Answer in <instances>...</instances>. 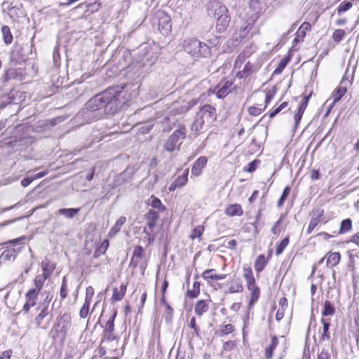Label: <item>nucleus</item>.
Wrapping results in <instances>:
<instances>
[{
  "label": "nucleus",
  "mask_w": 359,
  "mask_h": 359,
  "mask_svg": "<svg viewBox=\"0 0 359 359\" xmlns=\"http://www.w3.org/2000/svg\"><path fill=\"white\" fill-rule=\"evenodd\" d=\"M125 103L126 93L123 91V86H111L90 99L77 116L83 121L90 123L98 118L97 111L104 109L105 114H114Z\"/></svg>",
  "instance_id": "1"
},
{
  "label": "nucleus",
  "mask_w": 359,
  "mask_h": 359,
  "mask_svg": "<svg viewBox=\"0 0 359 359\" xmlns=\"http://www.w3.org/2000/svg\"><path fill=\"white\" fill-rule=\"evenodd\" d=\"M183 48L187 53L195 57H207L210 55V47L195 38L185 39Z\"/></svg>",
  "instance_id": "2"
},
{
  "label": "nucleus",
  "mask_w": 359,
  "mask_h": 359,
  "mask_svg": "<svg viewBox=\"0 0 359 359\" xmlns=\"http://www.w3.org/2000/svg\"><path fill=\"white\" fill-rule=\"evenodd\" d=\"M187 129L182 124H179L177 128L168 138L163 145V149L168 151L172 152L175 149L179 150L182 141L186 138Z\"/></svg>",
  "instance_id": "3"
},
{
  "label": "nucleus",
  "mask_w": 359,
  "mask_h": 359,
  "mask_svg": "<svg viewBox=\"0 0 359 359\" xmlns=\"http://www.w3.org/2000/svg\"><path fill=\"white\" fill-rule=\"evenodd\" d=\"M196 115L204 121L211 122L216 119V109L210 104H205L201 108Z\"/></svg>",
  "instance_id": "4"
},
{
  "label": "nucleus",
  "mask_w": 359,
  "mask_h": 359,
  "mask_svg": "<svg viewBox=\"0 0 359 359\" xmlns=\"http://www.w3.org/2000/svg\"><path fill=\"white\" fill-rule=\"evenodd\" d=\"M233 81L229 80L222 81L217 86L214 88V93H215L218 98H224L231 91V86Z\"/></svg>",
  "instance_id": "5"
},
{
  "label": "nucleus",
  "mask_w": 359,
  "mask_h": 359,
  "mask_svg": "<svg viewBox=\"0 0 359 359\" xmlns=\"http://www.w3.org/2000/svg\"><path fill=\"white\" fill-rule=\"evenodd\" d=\"M29 48H32V46H29V44H25L23 46L15 47L11 53V60L15 62L25 61L28 56L25 54L24 52L25 50H28Z\"/></svg>",
  "instance_id": "6"
},
{
  "label": "nucleus",
  "mask_w": 359,
  "mask_h": 359,
  "mask_svg": "<svg viewBox=\"0 0 359 359\" xmlns=\"http://www.w3.org/2000/svg\"><path fill=\"white\" fill-rule=\"evenodd\" d=\"M117 311H114L112 316L107 322L106 327L104 330V339L108 341H113L116 339L113 332L114 330V320L116 317Z\"/></svg>",
  "instance_id": "7"
},
{
  "label": "nucleus",
  "mask_w": 359,
  "mask_h": 359,
  "mask_svg": "<svg viewBox=\"0 0 359 359\" xmlns=\"http://www.w3.org/2000/svg\"><path fill=\"white\" fill-rule=\"evenodd\" d=\"M311 97V93L304 95L302 103L299 104L297 113L294 114V128H297L302 120L304 112L307 107L309 101Z\"/></svg>",
  "instance_id": "8"
},
{
  "label": "nucleus",
  "mask_w": 359,
  "mask_h": 359,
  "mask_svg": "<svg viewBox=\"0 0 359 359\" xmlns=\"http://www.w3.org/2000/svg\"><path fill=\"white\" fill-rule=\"evenodd\" d=\"M39 293H36L34 290H29L25 294L26 302L23 306L22 311L27 313L31 307L36 304V299Z\"/></svg>",
  "instance_id": "9"
},
{
  "label": "nucleus",
  "mask_w": 359,
  "mask_h": 359,
  "mask_svg": "<svg viewBox=\"0 0 359 359\" xmlns=\"http://www.w3.org/2000/svg\"><path fill=\"white\" fill-rule=\"evenodd\" d=\"M208 158L205 156H200L194 163L191 168V174L198 177L202 173V170L207 165Z\"/></svg>",
  "instance_id": "10"
},
{
  "label": "nucleus",
  "mask_w": 359,
  "mask_h": 359,
  "mask_svg": "<svg viewBox=\"0 0 359 359\" xmlns=\"http://www.w3.org/2000/svg\"><path fill=\"white\" fill-rule=\"evenodd\" d=\"M346 81H348V79L346 78V75L342 78L341 81V86L338 87L335 91L333 93L334 101L331 107L337 102H338L341 97L346 94L347 91L346 86H344Z\"/></svg>",
  "instance_id": "11"
},
{
  "label": "nucleus",
  "mask_w": 359,
  "mask_h": 359,
  "mask_svg": "<svg viewBox=\"0 0 359 359\" xmlns=\"http://www.w3.org/2000/svg\"><path fill=\"white\" fill-rule=\"evenodd\" d=\"M158 29L163 34H167L171 31L170 19L164 13H161V16L159 17Z\"/></svg>",
  "instance_id": "12"
},
{
  "label": "nucleus",
  "mask_w": 359,
  "mask_h": 359,
  "mask_svg": "<svg viewBox=\"0 0 359 359\" xmlns=\"http://www.w3.org/2000/svg\"><path fill=\"white\" fill-rule=\"evenodd\" d=\"M230 20L231 16L229 15V12L225 13L222 16L221 15L220 17H217L216 24L217 30L220 33L223 32L229 26Z\"/></svg>",
  "instance_id": "13"
},
{
  "label": "nucleus",
  "mask_w": 359,
  "mask_h": 359,
  "mask_svg": "<svg viewBox=\"0 0 359 359\" xmlns=\"http://www.w3.org/2000/svg\"><path fill=\"white\" fill-rule=\"evenodd\" d=\"M38 310H40V312L36 316L35 318V323L37 325V327H39L41 324V322H42V320L46 318V316H48V315L49 313H51L52 310H53V307L50 309H49V306H43V305H39V307L37 308Z\"/></svg>",
  "instance_id": "14"
},
{
  "label": "nucleus",
  "mask_w": 359,
  "mask_h": 359,
  "mask_svg": "<svg viewBox=\"0 0 359 359\" xmlns=\"http://www.w3.org/2000/svg\"><path fill=\"white\" fill-rule=\"evenodd\" d=\"M80 208H60L57 211V214L64 216L67 219H73L75 217L79 212H80Z\"/></svg>",
  "instance_id": "15"
},
{
  "label": "nucleus",
  "mask_w": 359,
  "mask_h": 359,
  "mask_svg": "<svg viewBox=\"0 0 359 359\" xmlns=\"http://www.w3.org/2000/svg\"><path fill=\"white\" fill-rule=\"evenodd\" d=\"M278 344V339L276 336L271 337V344L265 348V358L266 359H272L273 355V351L276 348Z\"/></svg>",
  "instance_id": "16"
},
{
  "label": "nucleus",
  "mask_w": 359,
  "mask_h": 359,
  "mask_svg": "<svg viewBox=\"0 0 359 359\" xmlns=\"http://www.w3.org/2000/svg\"><path fill=\"white\" fill-rule=\"evenodd\" d=\"M225 213L230 217L241 216L243 210L241 205L236 203L229 205L225 210Z\"/></svg>",
  "instance_id": "17"
},
{
  "label": "nucleus",
  "mask_w": 359,
  "mask_h": 359,
  "mask_svg": "<svg viewBox=\"0 0 359 359\" xmlns=\"http://www.w3.org/2000/svg\"><path fill=\"white\" fill-rule=\"evenodd\" d=\"M248 288L251 290V299L250 300L249 306H252L259 299L260 295V290L256 285L255 283L252 285H247Z\"/></svg>",
  "instance_id": "18"
},
{
  "label": "nucleus",
  "mask_w": 359,
  "mask_h": 359,
  "mask_svg": "<svg viewBox=\"0 0 359 359\" xmlns=\"http://www.w3.org/2000/svg\"><path fill=\"white\" fill-rule=\"evenodd\" d=\"M41 268L43 271L41 275L45 276L48 278L55 270V264H51L48 259H45L41 262Z\"/></svg>",
  "instance_id": "19"
},
{
  "label": "nucleus",
  "mask_w": 359,
  "mask_h": 359,
  "mask_svg": "<svg viewBox=\"0 0 359 359\" xmlns=\"http://www.w3.org/2000/svg\"><path fill=\"white\" fill-rule=\"evenodd\" d=\"M209 309L208 304L205 300H199L196 302L194 308L195 313L201 316L203 313H206Z\"/></svg>",
  "instance_id": "20"
},
{
  "label": "nucleus",
  "mask_w": 359,
  "mask_h": 359,
  "mask_svg": "<svg viewBox=\"0 0 359 359\" xmlns=\"http://www.w3.org/2000/svg\"><path fill=\"white\" fill-rule=\"evenodd\" d=\"M215 271V269H208L203 273L202 276L204 279H206V280H223L226 276V274L217 275L214 273Z\"/></svg>",
  "instance_id": "21"
},
{
  "label": "nucleus",
  "mask_w": 359,
  "mask_h": 359,
  "mask_svg": "<svg viewBox=\"0 0 359 359\" xmlns=\"http://www.w3.org/2000/svg\"><path fill=\"white\" fill-rule=\"evenodd\" d=\"M212 8L213 9V15L216 19L217 17L222 16L225 13H228L229 11L226 6L219 2L212 4Z\"/></svg>",
  "instance_id": "22"
},
{
  "label": "nucleus",
  "mask_w": 359,
  "mask_h": 359,
  "mask_svg": "<svg viewBox=\"0 0 359 359\" xmlns=\"http://www.w3.org/2000/svg\"><path fill=\"white\" fill-rule=\"evenodd\" d=\"M126 221V218L125 217H123V216L120 217L116 222L115 224L110 229V231L109 232V236L113 237L118 232H119L121 226L125 224Z\"/></svg>",
  "instance_id": "23"
},
{
  "label": "nucleus",
  "mask_w": 359,
  "mask_h": 359,
  "mask_svg": "<svg viewBox=\"0 0 359 359\" xmlns=\"http://www.w3.org/2000/svg\"><path fill=\"white\" fill-rule=\"evenodd\" d=\"M340 259L341 255L339 252H330L327 259V266L332 268L337 266Z\"/></svg>",
  "instance_id": "24"
},
{
  "label": "nucleus",
  "mask_w": 359,
  "mask_h": 359,
  "mask_svg": "<svg viewBox=\"0 0 359 359\" xmlns=\"http://www.w3.org/2000/svg\"><path fill=\"white\" fill-rule=\"evenodd\" d=\"M321 323L323 324V334L320 337V341H323L325 340H328L330 337V323L328 322V320L324 318H322L320 320Z\"/></svg>",
  "instance_id": "25"
},
{
  "label": "nucleus",
  "mask_w": 359,
  "mask_h": 359,
  "mask_svg": "<svg viewBox=\"0 0 359 359\" xmlns=\"http://www.w3.org/2000/svg\"><path fill=\"white\" fill-rule=\"evenodd\" d=\"M1 33L3 35L4 43L7 45L11 44L13 41V35L11 32L10 27L7 25L1 27Z\"/></svg>",
  "instance_id": "26"
},
{
  "label": "nucleus",
  "mask_w": 359,
  "mask_h": 359,
  "mask_svg": "<svg viewBox=\"0 0 359 359\" xmlns=\"http://www.w3.org/2000/svg\"><path fill=\"white\" fill-rule=\"evenodd\" d=\"M243 277L245 278L247 285L255 283V280L253 276L252 271L250 266L245 265L243 267Z\"/></svg>",
  "instance_id": "27"
},
{
  "label": "nucleus",
  "mask_w": 359,
  "mask_h": 359,
  "mask_svg": "<svg viewBox=\"0 0 359 359\" xmlns=\"http://www.w3.org/2000/svg\"><path fill=\"white\" fill-rule=\"evenodd\" d=\"M352 228V220L350 218L343 219L340 224V228L339 230V234H344L349 231H351Z\"/></svg>",
  "instance_id": "28"
},
{
  "label": "nucleus",
  "mask_w": 359,
  "mask_h": 359,
  "mask_svg": "<svg viewBox=\"0 0 359 359\" xmlns=\"http://www.w3.org/2000/svg\"><path fill=\"white\" fill-rule=\"evenodd\" d=\"M205 122V121L196 115V118L191 126V133H194L196 135H198V132L203 128Z\"/></svg>",
  "instance_id": "29"
},
{
  "label": "nucleus",
  "mask_w": 359,
  "mask_h": 359,
  "mask_svg": "<svg viewBox=\"0 0 359 359\" xmlns=\"http://www.w3.org/2000/svg\"><path fill=\"white\" fill-rule=\"evenodd\" d=\"M252 67L253 66L248 62H247L243 70L239 71L236 76L239 79H244L247 78L248 76H250L252 73Z\"/></svg>",
  "instance_id": "30"
},
{
  "label": "nucleus",
  "mask_w": 359,
  "mask_h": 359,
  "mask_svg": "<svg viewBox=\"0 0 359 359\" xmlns=\"http://www.w3.org/2000/svg\"><path fill=\"white\" fill-rule=\"evenodd\" d=\"M335 312V309L333 304L328 300H326L324 302V308L322 311L323 316H329L334 315Z\"/></svg>",
  "instance_id": "31"
},
{
  "label": "nucleus",
  "mask_w": 359,
  "mask_h": 359,
  "mask_svg": "<svg viewBox=\"0 0 359 359\" xmlns=\"http://www.w3.org/2000/svg\"><path fill=\"white\" fill-rule=\"evenodd\" d=\"M266 266V260L264 255H260L257 257L255 262V271L258 273L263 271Z\"/></svg>",
  "instance_id": "32"
},
{
  "label": "nucleus",
  "mask_w": 359,
  "mask_h": 359,
  "mask_svg": "<svg viewBox=\"0 0 359 359\" xmlns=\"http://www.w3.org/2000/svg\"><path fill=\"white\" fill-rule=\"evenodd\" d=\"M234 331V327L231 324H226L221 326V328L216 331L215 334L219 337L226 335Z\"/></svg>",
  "instance_id": "33"
},
{
  "label": "nucleus",
  "mask_w": 359,
  "mask_h": 359,
  "mask_svg": "<svg viewBox=\"0 0 359 359\" xmlns=\"http://www.w3.org/2000/svg\"><path fill=\"white\" fill-rule=\"evenodd\" d=\"M46 277L45 276H43L41 274L38 275L34 280V288H32L31 290H35L36 293H39L40 290H41L43 283L46 280Z\"/></svg>",
  "instance_id": "34"
},
{
  "label": "nucleus",
  "mask_w": 359,
  "mask_h": 359,
  "mask_svg": "<svg viewBox=\"0 0 359 359\" xmlns=\"http://www.w3.org/2000/svg\"><path fill=\"white\" fill-rule=\"evenodd\" d=\"M200 285L201 284L199 282H194L193 284V288L187 290V295L189 298H196L200 293Z\"/></svg>",
  "instance_id": "35"
},
{
  "label": "nucleus",
  "mask_w": 359,
  "mask_h": 359,
  "mask_svg": "<svg viewBox=\"0 0 359 359\" xmlns=\"http://www.w3.org/2000/svg\"><path fill=\"white\" fill-rule=\"evenodd\" d=\"M289 243V236L283 239L280 243L276 244V255H280Z\"/></svg>",
  "instance_id": "36"
},
{
  "label": "nucleus",
  "mask_w": 359,
  "mask_h": 359,
  "mask_svg": "<svg viewBox=\"0 0 359 359\" xmlns=\"http://www.w3.org/2000/svg\"><path fill=\"white\" fill-rule=\"evenodd\" d=\"M188 173H189V170L187 169L184 171V172L182 175L179 176L175 180V184H177V186H179L180 187L184 186L186 184V183L187 182Z\"/></svg>",
  "instance_id": "37"
},
{
  "label": "nucleus",
  "mask_w": 359,
  "mask_h": 359,
  "mask_svg": "<svg viewBox=\"0 0 359 359\" xmlns=\"http://www.w3.org/2000/svg\"><path fill=\"white\" fill-rule=\"evenodd\" d=\"M150 205L153 208L158 209L162 212L165 210V207L162 204L161 200L154 197V196H151V201Z\"/></svg>",
  "instance_id": "38"
},
{
  "label": "nucleus",
  "mask_w": 359,
  "mask_h": 359,
  "mask_svg": "<svg viewBox=\"0 0 359 359\" xmlns=\"http://www.w3.org/2000/svg\"><path fill=\"white\" fill-rule=\"evenodd\" d=\"M352 6L353 4L351 1H342L337 8V13L341 14V13L346 12L348 11Z\"/></svg>",
  "instance_id": "39"
},
{
  "label": "nucleus",
  "mask_w": 359,
  "mask_h": 359,
  "mask_svg": "<svg viewBox=\"0 0 359 359\" xmlns=\"http://www.w3.org/2000/svg\"><path fill=\"white\" fill-rule=\"evenodd\" d=\"M15 257V252L13 249L6 250L2 252L1 255V258L5 261L10 260L12 257H13V259H14Z\"/></svg>",
  "instance_id": "40"
},
{
  "label": "nucleus",
  "mask_w": 359,
  "mask_h": 359,
  "mask_svg": "<svg viewBox=\"0 0 359 359\" xmlns=\"http://www.w3.org/2000/svg\"><path fill=\"white\" fill-rule=\"evenodd\" d=\"M290 61V57H285L280 60L278 67L275 69L274 74H280Z\"/></svg>",
  "instance_id": "41"
},
{
  "label": "nucleus",
  "mask_w": 359,
  "mask_h": 359,
  "mask_svg": "<svg viewBox=\"0 0 359 359\" xmlns=\"http://www.w3.org/2000/svg\"><path fill=\"white\" fill-rule=\"evenodd\" d=\"M345 36V31L343 29H337L334 31V32L332 34V39L333 40L339 43L341 41L343 37Z\"/></svg>",
  "instance_id": "42"
},
{
  "label": "nucleus",
  "mask_w": 359,
  "mask_h": 359,
  "mask_svg": "<svg viewBox=\"0 0 359 359\" xmlns=\"http://www.w3.org/2000/svg\"><path fill=\"white\" fill-rule=\"evenodd\" d=\"M320 222V217L319 216L318 217H312L311 219V221L309 222V227L307 229V233L308 234H310L313 230L315 229V227L318 225V224Z\"/></svg>",
  "instance_id": "43"
},
{
  "label": "nucleus",
  "mask_w": 359,
  "mask_h": 359,
  "mask_svg": "<svg viewBox=\"0 0 359 359\" xmlns=\"http://www.w3.org/2000/svg\"><path fill=\"white\" fill-rule=\"evenodd\" d=\"M243 290V285L241 282H236L233 284L229 288L228 292L229 293H235V292H241Z\"/></svg>",
  "instance_id": "44"
},
{
  "label": "nucleus",
  "mask_w": 359,
  "mask_h": 359,
  "mask_svg": "<svg viewBox=\"0 0 359 359\" xmlns=\"http://www.w3.org/2000/svg\"><path fill=\"white\" fill-rule=\"evenodd\" d=\"M60 296L62 299H65L67 296V286L65 276L63 277L62 279V285L60 291Z\"/></svg>",
  "instance_id": "45"
},
{
  "label": "nucleus",
  "mask_w": 359,
  "mask_h": 359,
  "mask_svg": "<svg viewBox=\"0 0 359 359\" xmlns=\"http://www.w3.org/2000/svg\"><path fill=\"white\" fill-rule=\"evenodd\" d=\"M256 18H253V17L250 18L247 21V25L245 27L241 28L243 32L244 33V34H247L250 31V29H252V27L254 22L256 20Z\"/></svg>",
  "instance_id": "46"
},
{
  "label": "nucleus",
  "mask_w": 359,
  "mask_h": 359,
  "mask_svg": "<svg viewBox=\"0 0 359 359\" xmlns=\"http://www.w3.org/2000/svg\"><path fill=\"white\" fill-rule=\"evenodd\" d=\"M145 217L147 219L154 220L156 222L159 217V215L158 212H156V210L150 209L146 214Z\"/></svg>",
  "instance_id": "47"
},
{
  "label": "nucleus",
  "mask_w": 359,
  "mask_h": 359,
  "mask_svg": "<svg viewBox=\"0 0 359 359\" xmlns=\"http://www.w3.org/2000/svg\"><path fill=\"white\" fill-rule=\"evenodd\" d=\"M89 305L90 304H88L87 301H85L79 312V316L81 318H85L88 316L89 311Z\"/></svg>",
  "instance_id": "48"
},
{
  "label": "nucleus",
  "mask_w": 359,
  "mask_h": 359,
  "mask_svg": "<svg viewBox=\"0 0 359 359\" xmlns=\"http://www.w3.org/2000/svg\"><path fill=\"white\" fill-rule=\"evenodd\" d=\"M143 248L140 245L136 246L133 250V257L137 259H141L143 255Z\"/></svg>",
  "instance_id": "49"
},
{
  "label": "nucleus",
  "mask_w": 359,
  "mask_h": 359,
  "mask_svg": "<svg viewBox=\"0 0 359 359\" xmlns=\"http://www.w3.org/2000/svg\"><path fill=\"white\" fill-rule=\"evenodd\" d=\"M203 229H204L203 226H198L197 227H196L191 233V238L194 239V238L201 237V236L202 235V233L203 232Z\"/></svg>",
  "instance_id": "50"
},
{
  "label": "nucleus",
  "mask_w": 359,
  "mask_h": 359,
  "mask_svg": "<svg viewBox=\"0 0 359 359\" xmlns=\"http://www.w3.org/2000/svg\"><path fill=\"white\" fill-rule=\"evenodd\" d=\"M259 163L258 160H254L250 163H248V166L244 168L245 171L248 172H252L257 169V164Z\"/></svg>",
  "instance_id": "51"
},
{
  "label": "nucleus",
  "mask_w": 359,
  "mask_h": 359,
  "mask_svg": "<svg viewBox=\"0 0 359 359\" xmlns=\"http://www.w3.org/2000/svg\"><path fill=\"white\" fill-rule=\"evenodd\" d=\"M123 297L124 295L122 294V293H121L116 287L114 288L111 297L113 301H121L123 299Z\"/></svg>",
  "instance_id": "52"
},
{
  "label": "nucleus",
  "mask_w": 359,
  "mask_h": 359,
  "mask_svg": "<svg viewBox=\"0 0 359 359\" xmlns=\"http://www.w3.org/2000/svg\"><path fill=\"white\" fill-rule=\"evenodd\" d=\"M263 110H264V108L262 109L257 107H250L248 108V112L252 116H258Z\"/></svg>",
  "instance_id": "53"
},
{
  "label": "nucleus",
  "mask_w": 359,
  "mask_h": 359,
  "mask_svg": "<svg viewBox=\"0 0 359 359\" xmlns=\"http://www.w3.org/2000/svg\"><path fill=\"white\" fill-rule=\"evenodd\" d=\"M94 294V290L91 286H88L86 290V299L85 301H87L88 304Z\"/></svg>",
  "instance_id": "54"
},
{
  "label": "nucleus",
  "mask_w": 359,
  "mask_h": 359,
  "mask_svg": "<svg viewBox=\"0 0 359 359\" xmlns=\"http://www.w3.org/2000/svg\"><path fill=\"white\" fill-rule=\"evenodd\" d=\"M44 293L46 294V298H45L43 302L40 304L43 305V306H49V304L53 298V294L52 293H50V292H45Z\"/></svg>",
  "instance_id": "55"
},
{
  "label": "nucleus",
  "mask_w": 359,
  "mask_h": 359,
  "mask_svg": "<svg viewBox=\"0 0 359 359\" xmlns=\"http://www.w3.org/2000/svg\"><path fill=\"white\" fill-rule=\"evenodd\" d=\"M274 94H275V92H273L271 90H269L266 93V97H265V106L264 107V109H265L266 108V106L271 101V100L273 99V97L274 96Z\"/></svg>",
  "instance_id": "56"
},
{
  "label": "nucleus",
  "mask_w": 359,
  "mask_h": 359,
  "mask_svg": "<svg viewBox=\"0 0 359 359\" xmlns=\"http://www.w3.org/2000/svg\"><path fill=\"white\" fill-rule=\"evenodd\" d=\"M165 308H166L165 319L168 322H169L172 319L173 309L169 304H166Z\"/></svg>",
  "instance_id": "57"
},
{
  "label": "nucleus",
  "mask_w": 359,
  "mask_h": 359,
  "mask_svg": "<svg viewBox=\"0 0 359 359\" xmlns=\"http://www.w3.org/2000/svg\"><path fill=\"white\" fill-rule=\"evenodd\" d=\"M318 359H331L330 354L325 349H323L318 353Z\"/></svg>",
  "instance_id": "58"
},
{
  "label": "nucleus",
  "mask_w": 359,
  "mask_h": 359,
  "mask_svg": "<svg viewBox=\"0 0 359 359\" xmlns=\"http://www.w3.org/2000/svg\"><path fill=\"white\" fill-rule=\"evenodd\" d=\"M13 351L11 349L4 351L0 355V359H11Z\"/></svg>",
  "instance_id": "59"
},
{
  "label": "nucleus",
  "mask_w": 359,
  "mask_h": 359,
  "mask_svg": "<svg viewBox=\"0 0 359 359\" xmlns=\"http://www.w3.org/2000/svg\"><path fill=\"white\" fill-rule=\"evenodd\" d=\"M108 246H109V242L107 240H105L104 241H103L101 245L98 248L99 251L101 252V254H104L106 252Z\"/></svg>",
  "instance_id": "60"
},
{
  "label": "nucleus",
  "mask_w": 359,
  "mask_h": 359,
  "mask_svg": "<svg viewBox=\"0 0 359 359\" xmlns=\"http://www.w3.org/2000/svg\"><path fill=\"white\" fill-rule=\"evenodd\" d=\"M33 180H34V178H32V177H25L21 181V185L24 187H26L29 186Z\"/></svg>",
  "instance_id": "61"
},
{
  "label": "nucleus",
  "mask_w": 359,
  "mask_h": 359,
  "mask_svg": "<svg viewBox=\"0 0 359 359\" xmlns=\"http://www.w3.org/2000/svg\"><path fill=\"white\" fill-rule=\"evenodd\" d=\"M290 193V188L289 187H285V189H283V191L282 193L280 198L285 201L287 199V196H289Z\"/></svg>",
  "instance_id": "62"
},
{
  "label": "nucleus",
  "mask_w": 359,
  "mask_h": 359,
  "mask_svg": "<svg viewBox=\"0 0 359 359\" xmlns=\"http://www.w3.org/2000/svg\"><path fill=\"white\" fill-rule=\"evenodd\" d=\"M350 241L355 243L359 247V231L351 236Z\"/></svg>",
  "instance_id": "63"
},
{
  "label": "nucleus",
  "mask_w": 359,
  "mask_h": 359,
  "mask_svg": "<svg viewBox=\"0 0 359 359\" xmlns=\"http://www.w3.org/2000/svg\"><path fill=\"white\" fill-rule=\"evenodd\" d=\"M10 74H11V73H10V72H8V71H6V72L4 73V74L2 76L1 79L2 83H7L8 81H9L10 80H11V77H10Z\"/></svg>",
  "instance_id": "64"
}]
</instances>
